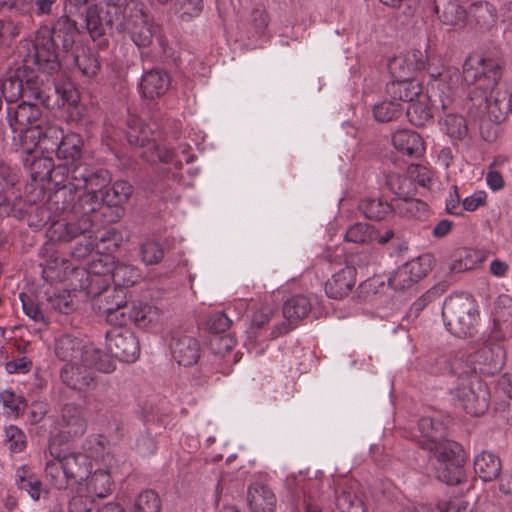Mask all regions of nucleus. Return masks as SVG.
<instances>
[{"label": "nucleus", "mask_w": 512, "mask_h": 512, "mask_svg": "<svg viewBox=\"0 0 512 512\" xmlns=\"http://www.w3.org/2000/svg\"><path fill=\"white\" fill-rule=\"evenodd\" d=\"M501 78L498 61L479 53L470 54L463 64V80L475 88L470 93H490L494 91Z\"/></svg>", "instance_id": "1"}, {"label": "nucleus", "mask_w": 512, "mask_h": 512, "mask_svg": "<svg viewBox=\"0 0 512 512\" xmlns=\"http://www.w3.org/2000/svg\"><path fill=\"white\" fill-rule=\"evenodd\" d=\"M61 50L48 36L46 27H40L32 42V48L26 56V62L36 66L38 70L54 75L61 69Z\"/></svg>", "instance_id": "2"}, {"label": "nucleus", "mask_w": 512, "mask_h": 512, "mask_svg": "<svg viewBox=\"0 0 512 512\" xmlns=\"http://www.w3.org/2000/svg\"><path fill=\"white\" fill-rule=\"evenodd\" d=\"M454 401L470 415L484 414L489 405V393L486 385L477 376L462 375L454 392Z\"/></svg>", "instance_id": "3"}, {"label": "nucleus", "mask_w": 512, "mask_h": 512, "mask_svg": "<svg viewBox=\"0 0 512 512\" xmlns=\"http://www.w3.org/2000/svg\"><path fill=\"white\" fill-rule=\"evenodd\" d=\"M86 429L84 407L74 402L66 403L62 406L61 414L50 431L49 442H54L57 438V443H67L84 435Z\"/></svg>", "instance_id": "4"}, {"label": "nucleus", "mask_w": 512, "mask_h": 512, "mask_svg": "<svg viewBox=\"0 0 512 512\" xmlns=\"http://www.w3.org/2000/svg\"><path fill=\"white\" fill-rule=\"evenodd\" d=\"M450 308L456 317L454 334L459 337H471L480 320L477 302L467 294L450 296Z\"/></svg>", "instance_id": "5"}, {"label": "nucleus", "mask_w": 512, "mask_h": 512, "mask_svg": "<svg viewBox=\"0 0 512 512\" xmlns=\"http://www.w3.org/2000/svg\"><path fill=\"white\" fill-rule=\"evenodd\" d=\"M41 27H46L48 36L52 38L64 57L69 56L78 47L76 38L82 33V30L73 15L63 13L55 19L51 26L42 25Z\"/></svg>", "instance_id": "6"}, {"label": "nucleus", "mask_w": 512, "mask_h": 512, "mask_svg": "<svg viewBox=\"0 0 512 512\" xmlns=\"http://www.w3.org/2000/svg\"><path fill=\"white\" fill-rule=\"evenodd\" d=\"M106 347L115 358L132 363L140 355V344L135 334L126 328H112L106 332Z\"/></svg>", "instance_id": "7"}, {"label": "nucleus", "mask_w": 512, "mask_h": 512, "mask_svg": "<svg viewBox=\"0 0 512 512\" xmlns=\"http://www.w3.org/2000/svg\"><path fill=\"white\" fill-rule=\"evenodd\" d=\"M419 430L427 438L424 448L433 453L436 460L435 473L438 480L448 483V455L447 446L444 440H438L437 430L430 418H422L418 422Z\"/></svg>", "instance_id": "8"}, {"label": "nucleus", "mask_w": 512, "mask_h": 512, "mask_svg": "<svg viewBox=\"0 0 512 512\" xmlns=\"http://www.w3.org/2000/svg\"><path fill=\"white\" fill-rule=\"evenodd\" d=\"M433 257L430 254L421 255L400 266L389 279V284L395 290H405L424 278L432 269Z\"/></svg>", "instance_id": "9"}, {"label": "nucleus", "mask_w": 512, "mask_h": 512, "mask_svg": "<svg viewBox=\"0 0 512 512\" xmlns=\"http://www.w3.org/2000/svg\"><path fill=\"white\" fill-rule=\"evenodd\" d=\"M49 442L48 453L50 457L61 459L64 467V475L69 481L75 482L87 479L90 473V462L88 457L83 453L69 452L66 448H62L63 443Z\"/></svg>", "instance_id": "10"}, {"label": "nucleus", "mask_w": 512, "mask_h": 512, "mask_svg": "<svg viewBox=\"0 0 512 512\" xmlns=\"http://www.w3.org/2000/svg\"><path fill=\"white\" fill-rule=\"evenodd\" d=\"M68 173L73 181L71 185L75 190H97L105 188L111 178L106 169L93 167L82 162H76L69 166Z\"/></svg>", "instance_id": "11"}, {"label": "nucleus", "mask_w": 512, "mask_h": 512, "mask_svg": "<svg viewBox=\"0 0 512 512\" xmlns=\"http://www.w3.org/2000/svg\"><path fill=\"white\" fill-rule=\"evenodd\" d=\"M60 379L68 388L89 392L97 388L100 378L82 362L67 363L60 370Z\"/></svg>", "instance_id": "12"}, {"label": "nucleus", "mask_w": 512, "mask_h": 512, "mask_svg": "<svg viewBox=\"0 0 512 512\" xmlns=\"http://www.w3.org/2000/svg\"><path fill=\"white\" fill-rule=\"evenodd\" d=\"M83 26L93 41L102 39L110 30H112L114 20L110 16V11L104 14L103 8L93 1V4L88 5L80 13Z\"/></svg>", "instance_id": "13"}, {"label": "nucleus", "mask_w": 512, "mask_h": 512, "mask_svg": "<svg viewBox=\"0 0 512 512\" xmlns=\"http://www.w3.org/2000/svg\"><path fill=\"white\" fill-rule=\"evenodd\" d=\"M52 88L53 84L49 80L38 75H24L22 100L48 109L53 108L60 104L53 99Z\"/></svg>", "instance_id": "14"}, {"label": "nucleus", "mask_w": 512, "mask_h": 512, "mask_svg": "<svg viewBox=\"0 0 512 512\" xmlns=\"http://www.w3.org/2000/svg\"><path fill=\"white\" fill-rule=\"evenodd\" d=\"M128 142L131 145L141 149L140 156L150 163H169L172 162L174 151L161 146L155 139L147 137L144 130L137 134L135 130H131L127 134Z\"/></svg>", "instance_id": "15"}, {"label": "nucleus", "mask_w": 512, "mask_h": 512, "mask_svg": "<svg viewBox=\"0 0 512 512\" xmlns=\"http://www.w3.org/2000/svg\"><path fill=\"white\" fill-rule=\"evenodd\" d=\"M506 352L500 344L486 345L471 356L473 371L493 375L500 371L505 364Z\"/></svg>", "instance_id": "16"}, {"label": "nucleus", "mask_w": 512, "mask_h": 512, "mask_svg": "<svg viewBox=\"0 0 512 512\" xmlns=\"http://www.w3.org/2000/svg\"><path fill=\"white\" fill-rule=\"evenodd\" d=\"M126 25L130 31L131 40L139 48L149 47L154 38L159 42V45L164 48L161 27L148 19L147 16L142 13L141 9H137L132 26L129 27V23Z\"/></svg>", "instance_id": "17"}, {"label": "nucleus", "mask_w": 512, "mask_h": 512, "mask_svg": "<svg viewBox=\"0 0 512 512\" xmlns=\"http://www.w3.org/2000/svg\"><path fill=\"white\" fill-rule=\"evenodd\" d=\"M41 114L39 105L22 100L16 108L7 109V122L12 132L21 135L31 129V126L40 119Z\"/></svg>", "instance_id": "18"}, {"label": "nucleus", "mask_w": 512, "mask_h": 512, "mask_svg": "<svg viewBox=\"0 0 512 512\" xmlns=\"http://www.w3.org/2000/svg\"><path fill=\"white\" fill-rule=\"evenodd\" d=\"M170 349L174 360L185 367L196 364L200 357L198 340L186 333L175 332L170 342Z\"/></svg>", "instance_id": "19"}, {"label": "nucleus", "mask_w": 512, "mask_h": 512, "mask_svg": "<svg viewBox=\"0 0 512 512\" xmlns=\"http://www.w3.org/2000/svg\"><path fill=\"white\" fill-rule=\"evenodd\" d=\"M311 302L304 295H295L283 305V316L289 323H282L276 326L272 334L274 336L288 333L293 329V324L306 318L311 312Z\"/></svg>", "instance_id": "20"}, {"label": "nucleus", "mask_w": 512, "mask_h": 512, "mask_svg": "<svg viewBox=\"0 0 512 512\" xmlns=\"http://www.w3.org/2000/svg\"><path fill=\"white\" fill-rule=\"evenodd\" d=\"M92 228V219H79L77 222L64 220L53 221L46 231L51 242H69L78 236L89 233Z\"/></svg>", "instance_id": "21"}, {"label": "nucleus", "mask_w": 512, "mask_h": 512, "mask_svg": "<svg viewBox=\"0 0 512 512\" xmlns=\"http://www.w3.org/2000/svg\"><path fill=\"white\" fill-rule=\"evenodd\" d=\"M450 486H460V492L469 490L468 479V453L457 442L450 441Z\"/></svg>", "instance_id": "22"}, {"label": "nucleus", "mask_w": 512, "mask_h": 512, "mask_svg": "<svg viewBox=\"0 0 512 512\" xmlns=\"http://www.w3.org/2000/svg\"><path fill=\"white\" fill-rule=\"evenodd\" d=\"M394 148L411 158H420L425 151L424 141L420 134L411 129H398L392 134Z\"/></svg>", "instance_id": "23"}, {"label": "nucleus", "mask_w": 512, "mask_h": 512, "mask_svg": "<svg viewBox=\"0 0 512 512\" xmlns=\"http://www.w3.org/2000/svg\"><path fill=\"white\" fill-rule=\"evenodd\" d=\"M247 501L251 512H275L277 499L272 489L261 482H254L247 490Z\"/></svg>", "instance_id": "24"}, {"label": "nucleus", "mask_w": 512, "mask_h": 512, "mask_svg": "<svg viewBox=\"0 0 512 512\" xmlns=\"http://www.w3.org/2000/svg\"><path fill=\"white\" fill-rule=\"evenodd\" d=\"M322 479L318 475L314 478H301L295 480V485L290 489L293 501L305 507L313 505L321 499Z\"/></svg>", "instance_id": "25"}, {"label": "nucleus", "mask_w": 512, "mask_h": 512, "mask_svg": "<svg viewBox=\"0 0 512 512\" xmlns=\"http://www.w3.org/2000/svg\"><path fill=\"white\" fill-rule=\"evenodd\" d=\"M170 76L161 69H151L144 73L140 90L144 97L154 99L163 96L169 89Z\"/></svg>", "instance_id": "26"}, {"label": "nucleus", "mask_w": 512, "mask_h": 512, "mask_svg": "<svg viewBox=\"0 0 512 512\" xmlns=\"http://www.w3.org/2000/svg\"><path fill=\"white\" fill-rule=\"evenodd\" d=\"M356 284V272L353 267H344L332 275L325 283L328 297L341 299L347 296Z\"/></svg>", "instance_id": "27"}, {"label": "nucleus", "mask_w": 512, "mask_h": 512, "mask_svg": "<svg viewBox=\"0 0 512 512\" xmlns=\"http://www.w3.org/2000/svg\"><path fill=\"white\" fill-rule=\"evenodd\" d=\"M386 93L393 100H399L412 103L420 97L427 98L422 95V85L415 78L412 79H394L386 85Z\"/></svg>", "instance_id": "28"}, {"label": "nucleus", "mask_w": 512, "mask_h": 512, "mask_svg": "<svg viewBox=\"0 0 512 512\" xmlns=\"http://www.w3.org/2000/svg\"><path fill=\"white\" fill-rule=\"evenodd\" d=\"M87 344L83 340L64 334L56 339L55 342V355L62 361L73 363L75 360L82 362L86 352Z\"/></svg>", "instance_id": "29"}, {"label": "nucleus", "mask_w": 512, "mask_h": 512, "mask_svg": "<svg viewBox=\"0 0 512 512\" xmlns=\"http://www.w3.org/2000/svg\"><path fill=\"white\" fill-rule=\"evenodd\" d=\"M65 58H70L81 74L87 78L96 77L101 70L98 55L89 47L80 45Z\"/></svg>", "instance_id": "30"}, {"label": "nucleus", "mask_w": 512, "mask_h": 512, "mask_svg": "<svg viewBox=\"0 0 512 512\" xmlns=\"http://www.w3.org/2000/svg\"><path fill=\"white\" fill-rule=\"evenodd\" d=\"M493 337L497 340L502 339L504 334L503 327L512 328V297L507 294H501L497 297L493 307Z\"/></svg>", "instance_id": "31"}, {"label": "nucleus", "mask_w": 512, "mask_h": 512, "mask_svg": "<svg viewBox=\"0 0 512 512\" xmlns=\"http://www.w3.org/2000/svg\"><path fill=\"white\" fill-rule=\"evenodd\" d=\"M336 485L335 507L338 512H366L362 501L352 491L349 483L344 479L334 480Z\"/></svg>", "instance_id": "32"}, {"label": "nucleus", "mask_w": 512, "mask_h": 512, "mask_svg": "<svg viewBox=\"0 0 512 512\" xmlns=\"http://www.w3.org/2000/svg\"><path fill=\"white\" fill-rule=\"evenodd\" d=\"M488 252L482 249L459 248L450 257V272H463L474 269L486 260Z\"/></svg>", "instance_id": "33"}, {"label": "nucleus", "mask_w": 512, "mask_h": 512, "mask_svg": "<svg viewBox=\"0 0 512 512\" xmlns=\"http://www.w3.org/2000/svg\"><path fill=\"white\" fill-rule=\"evenodd\" d=\"M114 298L115 303L109 306L105 305L103 313L106 314V320L114 326L113 328H123L132 322V306L127 303L124 293L116 294Z\"/></svg>", "instance_id": "34"}, {"label": "nucleus", "mask_w": 512, "mask_h": 512, "mask_svg": "<svg viewBox=\"0 0 512 512\" xmlns=\"http://www.w3.org/2000/svg\"><path fill=\"white\" fill-rule=\"evenodd\" d=\"M75 191L69 184L58 188L49 196L46 207L41 208V212L72 213V206L76 199Z\"/></svg>", "instance_id": "35"}, {"label": "nucleus", "mask_w": 512, "mask_h": 512, "mask_svg": "<svg viewBox=\"0 0 512 512\" xmlns=\"http://www.w3.org/2000/svg\"><path fill=\"white\" fill-rule=\"evenodd\" d=\"M501 467L499 457L490 451H482L474 458L475 473L484 482L496 479L500 475Z\"/></svg>", "instance_id": "36"}, {"label": "nucleus", "mask_w": 512, "mask_h": 512, "mask_svg": "<svg viewBox=\"0 0 512 512\" xmlns=\"http://www.w3.org/2000/svg\"><path fill=\"white\" fill-rule=\"evenodd\" d=\"M45 262L40 265L43 267L42 275L47 281L61 279L67 269V261L61 257L54 249L53 244H49L44 248Z\"/></svg>", "instance_id": "37"}, {"label": "nucleus", "mask_w": 512, "mask_h": 512, "mask_svg": "<svg viewBox=\"0 0 512 512\" xmlns=\"http://www.w3.org/2000/svg\"><path fill=\"white\" fill-rule=\"evenodd\" d=\"M98 211H102V214H105L106 211L98 190H87L86 193L77 198L72 206V213L75 216H81L80 219H91L89 215Z\"/></svg>", "instance_id": "38"}, {"label": "nucleus", "mask_w": 512, "mask_h": 512, "mask_svg": "<svg viewBox=\"0 0 512 512\" xmlns=\"http://www.w3.org/2000/svg\"><path fill=\"white\" fill-rule=\"evenodd\" d=\"M113 357V355L103 352L93 344H87L82 363L86 364L91 370L94 368L102 373H112L116 369Z\"/></svg>", "instance_id": "39"}, {"label": "nucleus", "mask_w": 512, "mask_h": 512, "mask_svg": "<svg viewBox=\"0 0 512 512\" xmlns=\"http://www.w3.org/2000/svg\"><path fill=\"white\" fill-rule=\"evenodd\" d=\"M97 190L105 210H110L111 207L121 205L129 199L132 193V186L127 181H117L109 188L106 186L101 190Z\"/></svg>", "instance_id": "40"}, {"label": "nucleus", "mask_w": 512, "mask_h": 512, "mask_svg": "<svg viewBox=\"0 0 512 512\" xmlns=\"http://www.w3.org/2000/svg\"><path fill=\"white\" fill-rule=\"evenodd\" d=\"M83 140L77 133L64 134L60 147L56 153L58 159L65 160L72 165L78 162L82 155Z\"/></svg>", "instance_id": "41"}, {"label": "nucleus", "mask_w": 512, "mask_h": 512, "mask_svg": "<svg viewBox=\"0 0 512 512\" xmlns=\"http://www.w3.org/2000/svg\"><path fill=\"white\" fill-rule=\"evenodd\" d=\"M42 305L48 311L49 317L53 314L69 315L76 310L74 296L67 290L48 295Z\"/></svg>", "instance_id": "42"}, {"label": "nucleus", "mask_w": 512, "mask_h": 512, "mask_svg": "<svg viewBox=\"0 0 512 512\" xmlns=\"http://www.w3.org/2000/svg\"><path fill=\"white\" fill-rule=\"evenodd\" d=\"M35 128L38 137L37 146L44 153H54L56 155L64 136L63 129L58 126H47L42 128L39 125H36Z\"/></svg>", "instance_id": "43"}, {"label": "nucleus", "mask_w": 512, "mask_h": 512, "mask_svg": "<svg viewBox=\"0 0 512 512\" xmlns=\"http://www.w3.org/2000/svg\"><path fill=\"white\" fill-rule=\"evenodd\" d=\"M113 263L109 256L94 259L87 270L90 286L88 289L96 288L100 284H106L111 279Z\"/></svg>", "instance_id": "44"}, {"label": "nucleus", "mask_w": 512, "mask_h": 512, "mask_svg": "<svg viewBox=\"0 0 512 512\" xmlns=\"http://www.w3.org/2000/svg\"><path fill=\"white\" fill-rule=\"evenodd\" d=\"M140 279L141 273L136 266L122 262L114 264L111 276L114 285L126 290L128 287L135 285Z\"/></svg>", "instance_id": "45"}, {"label": "nucleus", "mask_w": 512, "mask_h": 512, "mask_svg": "<svg viewBox=\"0 0 512 512\" xmlns=\"http://www.w3.org/2000/svg\"><path fill=\"white\" fill-rule=\"evenodd\" d=\"M23 78L24 72L18 69L13 75L0 79V95L8 103L22 99Z\"/></svg>", "instance_id": "46"}, {"label": "nucleus", "mask_w": 512, "mask_h": 512, "mask_svg": "<svg viewBox=\"0 0 512 512\" xmlns=\"http://www.w3.org/2000/svg\"><path fill=\"white\" fill-rule=\"evenodd\" d=\"M359 209L366 218L371 220H383L387 218L393 211V201L388 203L381 198H367L360 202Z\"/></svg>", "instance_id": "47"}, {"label": "nucleus", "mask_w": 512, "mask_h": 512, "mask_svg": "<svg viewBox=\"0 0 512 512\" xmlns=\"http://www.w3.org/2000/svg\"><path fill=\"white\" fill-rule=\"evenodd\" d=\"M113 483L107 471L96 470L89 478L87 477V490L98 498H105L112 492Z\"/></svg>", "instance_id": "48"}, {"label": "nucleus", "mask_w": 512, "mask_h": 512, "mask_svg": "<svg viewBox=\"0 0 512 512\" xmlns=\"http://www.w3.org/2000/svg\"><path fill=\"white\" fill-rule=\"evenodd\" d=\"M393 207L396 213L408 218H421L427 210V204L413 196L407 199H393Z\"/></svg>", "instance_id": "49"}, {"label": "nucleus", "mask_w": 512, "mask_h": 512, "mask_svg": "<svg viewBox=\"0 0 512 512\" xmlns=\"http://www.w3.org/2000/svg\"><path fill=\"white\" fill-rule=\"evenodd\" d=\"M386 183L389 189L396 195L395 199H407L414 196L417 192L416 184L406 174H391L387 177Z\"/></svg>", "instance_id": "50"}, {"label": "nucleus", "mask_w": 512, "mask_h": 512, "mask_svg": "<svg viewBox=\"0 0 512 512\" xmlns=\"http://www.w3.org/2000/svg\"><path fill=\"white\" fill-rule=\"evenodd\" d=\"M131 315L132 322L142 328L158 322L160 317L158 309L148 304L132 305Z\"/></svg>", "instance_id": "51"}, {"label": "nucleus", "mask_w": 512, "mask_h": 512, "mask_svg": "<svg viewBox=\"0 0 512 512\" xmlns=\"http://www.w3.org/2000/svg\"><path fill=\"white\" fill-rule=\"evenodd\" d=\"M376 238V230L367 223H355L351 225L346 233L345 240L357 244H367Z\"/></svg>", "instance_id": "52"}, {"label": "nucleus", "mask_w": 512, "mask_h": 512, "mask_svg": "<svg viewBox=\"0 0 512 512\" xmlns=\"http://www.w3.org/2000/svg\"><path fill=\"white\" fill-rule=\"evenodd\" d=\"M469 15L473 16L478 24L490 26L497 21V10L489 2L479 1L471 4Z\"/></svg>", "instance_id": "53"}, {"label": "nucleus", "mask_w": 512, "mask_h": 512, "mask_svg": "<svg viewBox=\"0 0 512 512\" xmlns=\"http://www.w3.org/2000/svg\"><path fill=\"white\" fill-rule=\"evenodd\" d=\"M429 75L432 81L429 83V94H427V99L431 101L433 105L440 103L443 110L446 109V94L444 89L446 87L445 82L440 80L442 76V72L437 69H432L429 67Z\"/></svg>", "instance_id": "54"}, {"label": "nucleus", "mask_w": 512, "mask_h": 512, "mask_svg": "<svg viewBox=\"0 0 512 512\" xmlns=\"http://www.w3.org/2000/svg\"><path fill=\"white\" fill-rule=\"evenodd\" d=\"M45 473L47 479L55 488L66 489L69 486V479L64 475L61 459L51 457L47 460Z\"/></svg>", "instance_id": "55"}, {"label": "nucleus", "mask_w": 512, "mask_h": 512, "mask_svg": "<svg viewBox=\"0 0 512 512\" xmlns=\"http://www.w3.org/2000/svg\"><path fill=\"white\" fill-rule=\"evenodd\" d=\"M373 114L378 122H390L403 114V107L396 100L383 101L373 108Z\"/></svg>", "instance_id": "56"}, {"label": "nucleus", "mask_w": 512, "mask_h": 512, "mask_svg": "<svg viewBox=\"0 0 512 512\" xmlns=\"http://www.w3.org/2000/svg\"><path fill=\"white\" fill-rule=\"evenodd\" d=\"M161 500L153 490L141 492L135 499L132 512H160Z\"/></svg>", "instance_id": "57"}, {"label": "nucleus", "mask_w": 512, "mask_h": 512, "mask_svg": "<svg viewBox=\"0 0 512 512\" xmlns=\"http://www.w3.org/2000/svg\"><path fill=\"white\" fill-rule=\"evenodd\" d=\"M20 300L22 302L23 311L28 317L33 319L35 322H40L45 325L49 324L50 319L48 311L45 310V306H40L24 293L20 294Z\"/></svg>", "instance_id": "58"}, {"label": "nucleus", "mask_w": 512, "mask_h": 512, "mask_svg": "<svg viewBox=\"0 0 512 512\" xmlns=\"http://www.w3.org/2000/svg\"><path fill=\"white\" fill-rule=\"evenodd\" d=\"M409 121L415 126H423L432 118L431 109L422 101H414L406 109Z\"/></svg>", "instance_id": "59"}, {"label": "nucleus", "mask_w": 512, "mask_h": 512, "mask_svg": "<svg viewBox=\"0 0 512 512\" xmlns=\"http://www.w3.org/2000/svg\"><path fill=\"white\" fill-rule=\"evenodd\" d=\"M139 255L146 265H155L163 259L164 250L158 242L148 240L141 244Z\"/></svg>", "instance_id": "60"}, {"label": "nucleus", "mask_w": 512, "mask_h": 512, "mask_svg": "<svg viewBox=\"0 0 512 512\" xmlns=\"http://www.w3.org/2000/svg\"><path fill=\"white\" fill-rule=\"evenodd\" d=\"M203 6V0H176L175 12L183 21H189L200 15Z\"/></svg>", "instance_id": "61"}, {"label": "nucleus", "mask_w": 512, "mask_h": 512, "mask_svg": "<svg viewBox=\"0 0 512 512\" xmlns=\"http://www.w3.org/2000/svg\"><path fill=\"white\" fill-rule=\"evenodd\" d=\"M388 68L394 79L407 80L414 78L415 75L404 54L393 57L389 61Z\"/></svg>", "instance_id": "62"}, {"label": "nucleus", "mask_w": 512, "mask_h": 512, "mask_svg": "<svg viewBox=\"0 0 512 512\" xmlns=\"http://www.w3.org/2000/svg\"><path fill=\"white\" fill-rule=\"evenodd\" d=\"M89 294H92L97 299V303L99 305V309L103 312V307L105 305H113L115 303V295L119 293H124L126 295V290L113 285V286H104L102 289L99 287L92 288L88 290Z\"/></svg>", "instance_id": "63"}, {"label": "nucleus", "mask_w": 512, "mask_h": 512, "mask_svg": "<svg viewBox=\"0 0 512 512\" xmlns=\"http://www.w3.org/2000/svg\"><path fill=\"white\" fill-rule=\"evenodd\" d=\"M137 453L143 457L154 455L157 451V440L149 430L141 432L135 441Z\"/></svg>", "instance_id": "64"}]
</instances>
